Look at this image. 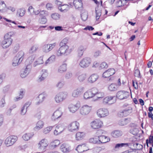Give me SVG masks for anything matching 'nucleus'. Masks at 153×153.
I'll return each instance as SVG.
<instances>
[{
    "instance_id": "4d7b16f0",
    "label": "nucleus",
    "mask_w": 153,
    "mask_h": 153,
    "mask_svg": "<svg viewBox=\"0 0 153 153\" xmlns=\"http://www.w3.org/2000/svg\"><path fill=\"white\" fill-rule=\"evenodd\" d=\"M105 94L103 92H97L96 97L98 98H102L104 96Z\"/></svg>"
},
{
    "instance_id": "f03ea898",
    "label": "nucleus",
    "mask_w": 153,
    "mask_h": 153,
    "mask_svg": "<svg viewBox=\"0 0 153 153\" xmlns=\"http://www.w3.org/2000/svg\"><path fill=\"white\" fill-rule=\"evenodd\" d=\"M60 46V47L56 52V54L58 56L63 55L67 56L71 53V49L69 48L68 46Z\"/></svg>"
},
{
    "instance_id": "052dcab7",
    "label": "nucleus",
    "mask_w": 153,
    "mask_h": 153,
    "mask_svg": "<svg viewBox=\"0 0 153 153\" xmlns=\"http://www.w3.org/2000/svg\"><path fill=\"white\" fill-rule=\"evenodd\" d=\"M47 21V20L46 18L44 16L41 18L39 20L40 23L42 24H45L46 23Z\"/></svg>"
},
{
    "instance_id": "aec40b11",
    "label": "nucleus",
    "mask_w": 153,
    "mask_h": 153,
    "mask_svg": "<svg viewBox=\"0 0 153 153\" xmlns=\"http://www.w3.org/2000/svg\"><path fill=\"white\" fill-rule=\"evenodd\" d=\"M62 112L59 110H56L54 112L52 116V119L54 120L59 118L62 115Z\"/></svg>"
},
{
    "instance_id": "9d476101",
    "label": "nucleus",
    "mask_w": 153,
    "mask_h": 153,
    "mask_svg": "<svg viewBox=\"0 0 153 153\" xmlns=\"http://www.w3.org/2000/svg\"><path fill=\"white\" fill-rule=\"evenodd\" d=\"M84 88L83 87H79L74 90L72 92V96L74 97H78L83 92Z\"/></svg>"
},
{
    "instance_id": "f257e3e1",
    "label": "nucleus",
    "mask_w": 153,
    "mask_h": 153,
    "mask_svg": "<svg viewBox=\"0 0 153 153\" xmlns=\"http://www.w3.org/2000/svg\"><path fill=\"white\" fill-rule=\"evenodd\" d=\"M12 35V33L10 32L5 35L4 40L1 42V46L3 48H6L11 45L12 39L10 37Z\"/></svg>"
},
{
    "instance_id": "864d4df0",
    "label": "nucleus",
    "mask_w": 153,
    "mask_h": 153,
    "mask_svg": "<svg viewBox=\"0 0 153 153\" xmlns=\"http://www.w3.org/2000/svg\"><path fill=\"white\" fill-rule=\"evenodd\" d=\"M24 95V92L23 91V90H22L20 91V94L19 95V97H16V100L18 101L19 100L22 99V98L23 96Z\"/></svg>"
},
{
    "instance_id": "0e129e2a",
    "label": "nucleus",
    "mask_w": 153,
    "mask_h": 153,
    "mask_svg": "<svg viewBox=\"0 0 153 153\" xmlns=\"http://www.w3.org/2000/svg\"><path fill=\"white\" fill-rule=\"evenodd\" d=\"M134 74L135 76L138 77H140V71L139 70L137 69L135 70L134 71Z\"/></svg>"
},
{
    "instance_id": "58836bf2",
    "label": "nucleus",
    "mask_w": 153,
    "mask_h": 153,
    "mask_svg": "<svg viewBox=\"0 0 153 153\" xmlns=\"http://www.w3.org/2000/svg\"><path fill=\"white\" fill-rule=\"evenodd\" d=\"M24 53L22 51H20L16 54V56H17V57H20V60H23L24 58Z\"/></svg>"
},
{
    "instance_id": "bf43d9fd",
    "label": "nucleus",
    "mask_w": 153,
    "mask_h": 153,
    "mask_svg": "<svg viewBox=\"0 0 153 153\" xmlns=\"http://www.w3.org/2000/svg\"><path fill=\"white\" fill-rule=\"evenodd\" d=\"M6 76V74L4 73H3L0 75V85L2 82L3 80L5 78Z\"/></svg>"
},
{
    "instance_id": "09e8293b",
    "label": "nucleus",
    "mask_w": 153,
    "mask_h": 153,
    "mask_svg": "<svg viewBox=\"0 0 153 153\" xmlns=\"http://www.w3.org/2000/svg\"><path fill=\"white\" fill-rule=\"evenodd\" d=\"M81 15L82 19L84 21L86 20L88 18V15L86 13H82L81 14Z\"/></svg>"
},
{
    "instance_id": "393cba45",
    "label": "nucleus",
    "mask_w": 153,
    "mask_h": 153,
    "mask_svg": "<svg viewBox=\"0 0 153 153\" xmlns=\"http://www.w3.org/2000/svg\"><path fill=\"white\" fill-rule=\"evenodd\" d=\"M122 134V132L119 130L114 131L111 133L112 136L115 138H117L121 136Z\"/></svg>"
},
{
    "instance_id": "4468645a",
    "label": "nucleus",
    "mask_w": 153,
    "mask_h": 153,
    "mask_svg": "<svg viewBox=\"0 0 153 153\" xmlns=\"http://www.w3.org/2000/svg\"><path fill=\"white\" fill-rule=\"evenodd\" d=\"M80 105L79 103H77L76 104H70L68 106V109L70 112L74 113L80 107Z\"/></svg>"
},
{
    "instance_id": "2f4dec72",
    "label": "nucleus",
    "mask_w": 153,
    "mask_h": 153,
    "mask_svg": "<svg viewBox=\"0 0 153 153\" xmlns=\"http://www.w3.org/2000/svg\"><path fill=\"white\" fill-rule=\"evenodd\" d=\"M85 49L83 46H80L78 50V55L79 57H81L83 54V53L85 51Z\"/></svg>"
},
{
    "instance_id": "1a4fd4ad",
    "label": "nucleus",
    "mask_w": 153,
    "mask_h": 153,
    "mask_svg": "<svg viewBox=\"0 0 153 153\" xmlns=\"http://www.w3.org/2000/svg\"><path fill=\"white\" fill-rule=\"evenodd\" d=\"M79 124V123L76 121L73 122L68 126V129L71 131L72 132L74 131L78 130Z\"/></svg>"
},
{
    "instance_id": "f8f14e48",
    "label": "nucleus",
    "mask_w": 153,
    "mask_h": 153,
    "mask_svg": "<svg viewBox=\"0 0 153 153\" xmlns=\"http://www.w3.org/2000/svg\"><path fill=\"white\" fill-rule=\"evenodd\" d=\"M31 68V66L30 65H27L25 69L21 71V76L24 78L27 76L30 73Z\"/></svg>"
},
{
    "instance_id": "0eeeda50",
    "label": "nucleus",
    "mask_w": 153,
    "mask_h": 153,
    "mask_svg": "<svg viewBox=\"0 0 153 153\" xmlns=\"http://www.w3.org/2000/svg\"><path fill=\"white\" fill-rule=\"evenodd\" d=\"M56 45V43H54L53 44H45L42 46V50L45 52H49L55 47Z\"/></svg>"
},
{
    "instance_id": "a878e982",
    "label": "nucleus",
    "mask_w": 153,
    "mask_h": 153,
    "mask_svg": "<svg viewBox=\"0 0 153 153\" xmlns=\"http://www.w3.org/2000/svg\"><path fill=\"white\" fill-rule=\"evenodd\" d=\"M130 122V119L128 118L123 119L119 122V124L121 126H125Z\"/></svg>"
},
{
    "instance_id": "5fc2aeb1",
    "label": "nucleus",
    "mask_w": 153,
    "mask_h": 153,
    "mask_svg": "<svg viewBox=\"0 0 153 153\" xmlns=\"http://www.w3.org/2000/svg\"><path fill=\"white\" fill-rule=\"evenodd\" d=\"M72 76V74L71 72H67L65 75V77L66 79H69L71 78Z\"/></svg>"
},
{
    "instance_id": "603ef678",
    "label": "nucleus",
    "mask_w": 153,
    "mask_h": 153,
    "mask_svg": "<svg viewBox=\"0 0 153 153\" xmlns=\"http://www.w3.org/2000/svg\"><path fill=\"white\" fill-rule=\"evenodd\" d=\"M38 48L36 46H33L29 50V53L32 54L34 52L37 50Z\"/></svg>"
},
{
    "instance_id": "72a5a7b5",
    "label": "nucleus",
    "mask_w": 153,
    "mask_h": 153,
    "mask_svg": "<svg viewBox=\"0 0 153 153\" xmlns=\"http://www.w3.org/2000/svg\"><path fill=\"white\" fill-rule=\"evenodd\" d=\"M44 125V123L41 120H39L37 123L35 128L38 130H39L43 127Z\"/></svg>"
},
{
    "instance_id": "ea45409f",
    "label": "nucleus",
    "mask_w": 153,
    "mask_h": 153,
    "mask_svg": "<svg viewBox=\"0 0 153 153\" xmlns=\"http://www.w3.org/2000/svg\"><path fill=\"white\" fill-rule=\"evenodd\" d=\"M98 8H95L96 13V19L98 20L99 19L101 15V10L100 9H98Z\"/></svg>"
},
{
    "instance_id": "69168bd1",
    "label": "nucleus",
    "mask_w": 153,
    "mask_h": 153,
    "mask_svg": "<svg viewBox=\"0 0 153 153\" xmlns=\"http://www.w3.org/2000/svg\"><path fill=\"white\" fill-rule=\"evenodd\" d=\"M43 62H44L43 60V58L42 57H40L38 59L37 61V64H42L43 63Z\"/></svg>"
},
{
    "instance_id": "c756f323",
    "label": "nucleus",
    "mask_w": 153,
    "mask_h": 153,
    "mask_svg": "<svg viewBox=\"0 0 153 153\" xmlns=\"http://www.w3.org/2000/svg\"><path fill=\"white\" fill-rule=\"evenodd\" d=\"M85 136V134L83 132H79L76 133V139L79 140L82 139Z\"/></svg>"
},
{
    "instance_id": "49530a36",
    "label": "nucleus",
    "mask_w": 153,
    "mask_h": 153,
    "mask_svg": "<svg viewBox=\"0 0 153 153\" xmlns=\"http://www.w3.org/2000/svg\"><path fill=\"white\" fill-rule=\"evenodd\" d=\"M60 15L56 13H53L51 15L52 18L55 20L59 19L60 18Z\"/></svg>"
},
{
    "instance_id": "37998d69",
    "label": "nucleus",
    "mask_w": 153,
    "mask_h": 153,
    "mask_svg": "<svg viewBox=\"0 0 153 153\" xmlns=\"http://www.w3.org/2000/svg\"><path fill=\"white\" fill-rule=\"evenodd\" d=\"M86 78V76L85 74H82L78 76V79L80 82H82L85 80Z\"/></svg>"
},
{
    "instance_id": "338daca9",
    "label": "nucleus",
    "mask_w": 153,
    "mask_h": 153,
    "mask_svg": "<svg viewBox=\"0 0 153 153\" xmlns=\"http://www.w3.org/2000/svg\"><path fill=\"white\" fill-rule=\"evenodd\" d=\"M94 29V28L92 26H87L85 28H84V30H93Z\"/></svg>"
},
{
    "instance_id": "423d86ee",
    "label": "nucleus",
    "mask_w": 153,
    "mask_h": 153,
    "mask_svg": "<svg viewBox=\"0 0 153 153\" xmlns=\"http://www.w3.org/2000/svg\"><path fill=\"white\" fill-rule=\"evenodd\" d=\"M129 93L124 91H120L117 93L116 97L118 99L122 100L127 98L129 96Z\"/></svg>"
},
{
    "instance_id": "f3484780",
    "label": "nucleus",
    "mask_w": 153,
    "mask_h": 153,
    "mask_svg": "<svg viewBox=\"0 0 153 153\" xmlns=\"http://www.w3.org/2000/svg\"><path fill=\"white\" fill-rule=\"evenodd\" d=\"M99 144L106 143L110 140L108 137L104 135L99 136L98 137Z\"/></svg>"
},
{
    "instance_id": "a18cd8bd",
    "label": "nucleus",
    "mask_w": 153,
    "mask_h": 153,
    "mask_svg": "<svg viewBox=\"0 0 153 153\" xmlns=\"http://www.w3.org/2000/svg\"><path fill=\"white\" fill-rule=\"evenodd\" d=\"M46 96V95L44 93L40 94L38 96V98L39 99V102H42Z\"/></svg>"
},
{
    "instance_id": "79ce46f5",
    "label": "nucleus",
    "mask_w": 153,
    "mask_h": 153,
    "mask_svg": "<svg viewBox=\"0 0 153 153\" xmlns=\"http://www.w3.org/2000/svg\"><path fill=\"white\" fill-rule=\"evenodd\" d=\"M68 39L67 38H65L64 39L60 42L59 45L62 46H68L66 45L68 42Z\"/></svg>"
},
{
    "instance_id": "a19ab883",
    "label": "nucleus",
    "mask_w": 153,
    "mask_h": 153,
    "mask_svg": "<svg viewBox=\"0 0 153 153\" xmlns=\"http://www.w3.org/2000/svg\"><path fill=\"white\" fill-rule=\"evenodd\" d=\"M89 141L90 143H93L99 144L98 137L96 138L94 137L93 138H90L89 140Z\"/></svg>"
},
{
    "instance_id": "6e6552de",
    "label": "nucleus",
    "mask_w": 153,
    "mask_h": 153,
    "mask_svg": "<svg viewBox=\"0 0 153 153\" xmlns=\"http://www.w3.org/2000/svg\"><path fill=\"white\" fill-rule=\"evenodd\" d=\"M97 114L99 117L102 118L108 116L109 113L107 109L102 108L99 109L97 111Z\"/></svg>"
},
{
    "instance_id": "e2e57ef3",
    "label": "nucleus",
    "mask_w": 153,
    "mask_h": 153,
    "mask_svg": "<svg viewBox=\"0 0 153 153\" xmlns=\"http://www.w3.org/2000/svg\"><path fill=\"white\" fill-rule=\"evenodd\" d=\"M5 6V4L4 1H2L0 3V11H2L3 8Z\"/></svg>"
},
{
    "instance_id": "ddd939ff",
    "label": "nucleus",
    "mask_w": 153,
    "mask_h": 153,
    "mask_svg": "<svg viewBox=\"0 0 153 153\" xmlns=\"http://www.w3.org/2000/svg\"><path fill=\"white\" fill-rule=\"evenodd\" d=\"M91 124V127L93 128L96 129L100 128L102 123L99 120H96L92 122Z\"/></svg>"
},
{
    "instance_id": "3c124183",
    "label": "nucleus",
    "mask_w": 153,
    "mask_h": 153,
    "mask_svg": "<svg viewBox=\"0 0 153 153\" xmlns=\"http://www.w3.org/2000/svg\"><path fill=\"white\" fill-rule=\"evenodd\" d=\"M52 128V126H49L46 127L43 130V132L45 134L48 133L51 130Z\"/></svg>"
},
{
    "instance_id": "39448f33",
    "label": "nucleus",
    "mask_w": 153,
    "mask_h": 153,
    "mask_svg": "<svg viewBox=\"0 0 153 153\" xmlns=\"http://www.w3.org/2000/svg\"><path fill=\"white\" fill-rule=\"evenodd\" d=\"M91 59L88 57H86L83 58L80 62L79 65L83 68H86L88 67L91 64Z\"/></svg>"
},
{
    "instance_id": "774afa93",
    "label": "nucleus",
    "mask_w": 153,
    "mask_h": 153,
    "mask_svg": "<svg viewBox=\"0 0 153 153\" xmlns=\"http://www.w3.org/2000/svg\"><path fill=\"white\" fill-rule=\"evenodd\" d=\"M118 115L120 117H125L122 110L118 113Z\"/></svg>"
},
{
    "instance_id": "4c0bfd02",
    "label": "nucleus",
    "mask_w": 153,
    "mask_h": 153,
    "mask_svg": "<svg viewBox=\"0 0 153 153\" xmlns=\"http://www.w3.org/2000/svg\"><path fill=\"white\" fill-rule=\"evenodd\" d=\"M125 146H128V144L127 143H121L116 144L114 148V149L116 150L119 149L120 148Z\"/></svg>"
},
{
    "instance_id": "2eb2a0df",
    "label": "nucleus",
    "mask_w": 153,
    "mask_h": 153,
    "mask_svg": "<svg viewBox=\"0 0 153 153\" xmlns=\"http://www.w3.org/2000/svg\"><path fill=\"white\" fill-rule=\"evenodd\" d=\"M115 73L114 68H111L105 71L102 74V76L104 78H107L113 75Z\"/></svg>"
},
{
    "instance_id": "6e6d98bb",
    "label": "nucleus",
    "mask_w": 153,
    "mask_h": 153,
    "mask_svg": "<svg viewBox=\"0 0 153 153\" xmlns=\"http://www.w3.org/2000/svg\"><path fill=\"white\" fill-rule=\"evenodd\" d=\"M108 67V65L106 63L104 62L101 63L100 66V69L106 68Z\"/></svg>"
},
{
    "instance_id": "5701e85b",
    "label": "nucleus",
    "mask_w": 153,
    "mask_h": 153,
    "mask_svg": "<svg viewBox=\"0 0 153 153\" xmlns=\"http://www.w3.org/2000/svg\"><path fill=\"white\" fill-rule=\"evenodd\" d=\"M60 149L64 152H68L70 150V147L68 145L64 143L61 145Z\"/></svg>"
},
{
    "instance_id": "e433bc0d",
    "label": "nucleus",
    "mask_w": 153,
    "mask_h": 153,
    "mask_svg": "<svg viewBox=\"0 0 153 153\" xmlns=\"http://www.w3.org/2000/svg\"><path fill=\"white\" fill-rule=\"evenodd\" d=\"M25 10L24 8L20 9L17 10V14L19 15L20 16H22L25 14Z\"/></svg>"
},
{
    "instance_id": "7c9ffc66",
    "label": "nucleus",
    "mask_w": 153,
    "mask_h": 153,
    "mask_svg": "<svg viewBox=\"0 0 153 153\" xmlns=\"http://www.w3.org/2000/svg\"><path fill=\"white\" fill-rule=\"evenodd\" d=\"M69 7L66 4H64L58 7V9L62 12H66L68 9Z\"/></svg>"
},
{
    "instance_id": "de8ad7c7",
    "label": "nucleus",
    "mask_w": 153,
    "mask_h": 153,
    "mask_svg": "<svg viewBox=\"0 0 153 153\" xmlns=\"http://www.w3.org/2000/svg\"><path fill=\"white\" fill-rule=\"evenodd\" d=\"M5 97V95H4L3 96V97L2 98L1 100L0 101V107H3L4 106L5 104L4 99Z\"/></svg>"
},
{
    "instance_id": "dca6fc26",
    "label": "nucleus",
    "mask_w": 153,
    "mask_h": 153,
    "mask_svg": "<svg viewBox=\"0 0 153 153\" xmlns=\"http://www.w3.org/2000/svg\"><path fill=\"white\" fill-rule=\"evenodd\" d=\"M48 145L47 141L45 139L42 140L38 144L39 148L43 150H44Z\"/></svg>"
},
{
    "instance_id": "cd10ccee",
    "label": "nucleus",
    "mask_w": 153,
    "mask_h": 153,
    "mask_svg": "<svg viewBox=\"0 0 153 153\" xmlns=\"http://www.w3.org/2000/svg\"><path fill=\"white\" fill-rule=\"evenodd\" d=\"M125 116H126L129 115L131 113L132 111V108L131 107H128L122 110Z\"/></svg>"
},
{
    "instance_id": "c9c22d12",
    "label": "nucleus",
    "mask_w": 153,
    "mask_h": 153,
    "mask_svg": "<svg viewBox=\"0 0 153 153\" xmlns=\"http://www.w3.org/2000/svg\"><path fill=\"white\" fill-rule=\"evenodd\" d=\"M117 88V85L114 84H111L108 87V89L111 91H114Z\"/></svg>"
},
{
    "instance_id": "b1692460",
    "label": "nucleus",
    "mask_w": 153,
    "mask_h": 153,
    "mask_svg": "<svg viewBox=\"0 0 153 153\" xmlns=\"http://www.w3.org/2000/svg\"><path fill=\"white\" fill-rule=\"evenodd\" d=\"M67 65L66 63L63 64L59 67L58 69V72L60 73H62L67 70Z\"/></svg>"
},
{
    "instance_id": "412c9836",
    "label": "nucleus",
    "mask_w": 153,
    "mask_h": 153,
    "mask_svg": "<svg viewBox=\"0 0 153 153\" xmlns=\"http://www.w3.org/2000/svg\"><path fill=\"white\" fill-rule=\"evenodd\" d=\"M98 76L97 75L94 74L90 76L88 79L89 82L93 83L97 81L98 78Z\"/></svg>"
},
{
    "instance_id": "6ab92c4d",
    "label": "nucleus",
    "mask_w": 153,
    "mask_h": 153,
    "mask_svg": "<svg viewBox=\"0 0 153 153\" xmlns=\"http://www.w3.org/2000/svg\"><path fill=\"white\" fill-rule=\"evenodd\" d=\"M73 4L76 9H82L83 8L82 3L81 0H74Z\"/></svg>"
},
{
    "instance_id": "c85d7f7f",
    "label": "nucleus",
    "mask_w": 153,
    "mask_h": 153,
    "mask_svg": "<svg viewBox=\"0 0 153 153\" xmlns=\"http://www.w3.org/2000/svg\"><path fill=\"white\" fill-rule=\"evenodd\" d=\"M86 145L85 144H82V145H78L76 148V150H77L79 152H84L85 151H86L87 150H85L84 148L85 147Z\"/></svg>"
},
{
    "instance_id": "4be33fe9",
    "label": "nucleus",
    "mask_w": 153,
    "mask_h": 153,
    "mask_svg": "<svg viewBox=\"0 0 153 153\" xmlns=\"http://www.w3.org/2000/svg\"><path fill=\"white\" fill-rule=\"evenodd\" d=\"M20 57H17V56H16L13 60V66H16L19 65L22 61V60H20Z\"/></svg>"
},
{
    "instance_id": "c03bdc74",
    "label": "nucleus",
    "mask_w": 153,
    "mask_h": 153,
    "mask_svg": "<svg viewBox=\"0 0 153 153\" xmlns=\"http://www.w3.org/2000/svg\"><path fill=\"white\" fill-rule=\"evenodd\" d=\"M91 92L93 97L96 95L97 93L98 92V90L96 88H93L91 89L90 90Z\"/></svg>"
},
{
    "instance_id": "473e14b6",
    "label": "nucleus",
    "mask_w": 153,
    "mask_h": 153,
    "mask_svg": "<svg viewBox=\"0 0 153 153\" xmlns=\"http://www.w3.org/2000/svg\"><path fill=\"white\" fill-rule=\"evenodd\" d=\"M83 97L84 98L86 99L93 97L90 90L84 93Z\"/></svg>"
},
{
    "instance_id": "f704fd0d",
    "label": "nucleus",
    "mask_w": 153,
    "mask_h": 153,
    "mask_svg": "<svg viewBox=\"0 0 153 153\" xmlns=\"http://www.w3.org/2000/svg\"><path fill=\"white\" fill-rule=\"evenodd\" d=\"M62 127H58L57 126L56 128L54 131V134L55 135H57L59 134H60L63 131Z\"/></svg>"
},
{
    "instance_id": "680f3d73",
    "label": "nucleus",
    "mask_w": 153,
    "mask_h": 153,
    "mask_svg": "<svg viewBox=\"0 0 153 153\" xmlns=\"http://www.w3.org/2000/svg\"><path fill=\"white\" fill-rule=\"evenodd\" d=\"M27 108H25L24 106L22 108L21 110V114L22 115H25L26 113L27 110Z\"/></svg>"
},
{
    "instance_id": "a211bd4d",
    "label": "nucleus",
    "mask_w": 153,
    "mask_h": 153,
    "mask_svg": "<svg viewBox=\"0 0 153 153\" xmlns=\"http://www.w3.org/2000/svg\"><path fill=\"white\" fill-rule=\"evenodd\" d=\"M114 97H113L111 96H109L105 97L103 99V103L104 104H111L114 102V101L112 102H111V101L113 99V98Z\"/></svg>"
},
{
    "instance_id": "9b49d317",
    "label": "nucleus",
    "mask_w": 153,
    "mask_h": 153,
    "mask_svg": "<svg viewBox=\"0 0 153 153\" xmlns=\"http://www.w3.org/2000/svg\"><path fill=\"white\" fill-rule=\"evenodd\" d=\"M91 109V107L88 105H84L80 108V113L82 115H85L89 113Z\"/></svg>"
},
{
    "instance_id": "20e7f679",
    "label": "nucleus",
    "mask_w": 153,
    "mask_h": 153,
    "mask_svg": "<svg viewBox=\"0 0 153 153\" xmlns=\"http://www.w3.org/2000/svg\"><path fill=\"white\" fill-rule=\"evenodd\" d=\"M17 140V137L16 136H10L6 139L5 143L7 146H10L13 145Z\"/></svg>"
},
{
    "instance_id": "8fccbe9b",
    "label": "nucleus",
    "mask_w": 153,
    "mask_h": 153,
    "mask_svg": "<svg viewBox=\"0 0 153 153\" xmlns=\"http://www.w3.org/2000/svg\"><path fill=\"white\" fill-rule=\"evenodd\" d=\"M48 71L46 69H42V71L41 76L44 77L45 78L48 76Z\"/></svg>"
},
{
    "instance_id": "7ed1b4c3",
    "label": "nucleus",
    "mask_w": 153,
    "mask_h": 153,
    "mask_svg": "<svg viewBox=\"0 0 153 153\" xmlns=\"http://www.w3.org/2000/svg\"><path fill=\"white\" fill-rule=\"evenodd\" d=\"M68 93L66 92H61L57 94L55 97V101L58 103L62 102L67 97Z\"/></svg>"
},
{
    "instance_id": "bb28decb",
    "label": "nucleus",
    "mask_w": 153,
    "mask_h": 153,
    "mask_svg": "<svg viewBox=\"0 0 153 153\" xmlns=\"http://www.w3.org/2000/svg\"><path fill=\"white\" fill-rule=\"evenodd\" d=\"M33 135V133H26L22 137L23 139L25 141H27L32 138Z\"/></svg>"
},
{
    "instance_id": "13d9d810",
    "label": "nucleus",
    "mask_w": 153,
    "mask_h": 153,
    "mask_svg": "<svg viewBox=\"0 0 153 153\" xmlns=\"http://www.w3.org/2000/svg\"><path fill=\"white\" fill-rule=\"evenodd\" d=\"M64 85V82L63 81H59L56 84V86L59 88H62Z\"/></svg>"
}]
</instances>
